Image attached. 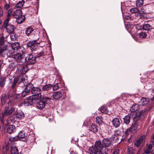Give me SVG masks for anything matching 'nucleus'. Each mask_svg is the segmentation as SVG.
Wrapping results in <instances>:
<instances>
[{
	"label": "nucleus",
	"mask_w": 154,
	"mask_h": 154,
	"mask_svg": "<svg viewBox=\"0 0 154 154\" xmlns=\"http://www.w3.org/2000/svg\"><path fill=\"white\" fill-rule=\"evenodd\" d=\"M89 152H94L96 150L102 151L105 154L107 153L109 149L103 146L101 141L100 140L96 141L94 146L89 147Z\"/></svg>",
	"instance_id": "nucleus-1"
},
{
	"label": "nucleus",
	"mask_w": 154,
	"mask_h": 154,
	"mask_svg": "<svg viewBox=\"0 0 154 154\" xmlns=\"http://www.w3.org/2000/svg\"><path fill=\"white\" fill-rule=\"evenodd\" d=\"M9 107H6L4 109V112L0 114V119L2 121V124L3 125L4 121L5 120V117L11 114L12 113L15 111V108L12 107L9 110Z\"/></svg>",
	"instance_id": "nucleus-2"
},
{
	"label": "nucleus",
	"mask_w": 154,
	"mask_h": 154,
	"mask_svg": "<svg viewBox=\"0 0 154 154\" xmlns=\"http://www.w3.org/2000/svg\"><path fill=\"white\" fill-rule=\"evenodd\" d=\"M15 52L14 50H7V47L5 46L3 48H1L0 47V54L3 57L7 55V56L11 57L15 55Z\"/></svg>",
	"instance_id": "nucleus-3"
},
{
	"label": "nucleus",
	"mask_w": 154,
	"mask_h": 154,
	"mask_svg": "<svg viewBox=\"0 0 154 154\" xmlns=\"http://www.w3.org/2000/svg\"><path fill=\"white\" fill-rule=\"evenodd\" d=\"M14 58L16 60L17 64L19 65H23L26 61V57L22 54H17L15 55Z\"/></svg>",
	"instance_id": "nucleus-4"
},
{
	"label": "nucleus",
	"mask_w": 154,
	"mask_h": 154,
	"mask_svg": "<svg viewBox=\"0 0 154 154\" xmlns=\"http://www.w3.org/2000/svg\"><path fill=\"white\" fill-rule=\"evenodd\" d=\"M26 65L29 66V65L34 64L36 62L35 57H33L32 54H26Z\"/></svg>",
	"instance_id": "nucleus-5"
},
{
	"label": "nucleus",
	"mask_w": 154,
	"mask_h": 154,
	"mask_svg": "<svg viewBox=\"0 0 154 154\" xmlns=\"http://www.w3.org/2000/svg\"><path fill=\"white\" fill-rule=\"evenodd\" d=\"M38 39V38L36 40L28 42L27 44V47H30V49L32 51L35 50L37 48V45L39 44L40 43V42L37 41Z\"/></svg>",
	"instance_id": "nucleus-6"
},
{
	"label": "nucleus",
	"mask_w": 154,
	"mask_h": 154,
	"mask_svg": "<svg viewBox=\"0 0 154 154\" xmlns=\"http://www.w3.org/2000/svg\"><path fill=\"white\" fill-rule=\"evenodd\" d=\"M24 117V113L22 112H15L12 115L11 117V119L13 121L19 120L23 118Z\"/></svg>",
	"instance_id": "nucleus-7"
},
{
	"label": "nucleus",
	"mask_w": 154,
	"mask_h": 154,
	"mask_svg": "<svg viewBox=\"0 0 154 154\" xmlns=\"http://www.w3.org/2000/svg\"><path fill=\"white\" fill-rule=\"evenodd\" d=\"M32 86V85L28 84L26 86L24 90L22 91L21 94L22 97H25L29 95L31 93L30 90Z\"/></svg>",
	"instance_id": "nucleus-8"
},
{
	"label": "nucleus",
	"mask_w": 154,
	"mask_h": 154,
	"mask_svg": "<svg viewBox=\"0 0 154 154\" xmlns=\"http://www.w3.org/2000/svg\"><path fill=\"white\" fill-rule=\"evenodd\" d=\"M31 67H29L27 65H24L21 66L18 69V72L19 74H24Z\"/></svg>",
	"instance_id": "nucleus-9"
},
{
	"label": "nucleus",
	"mask_w": 154,
	"mask_h": 154,
	"mask_svg": "<svg viewBox=\"0 0 154 154\" xmlns=\"http://www.w3.org/2000/svg\"><path fill=\"white\" fill-rule=\"evenodd\" d=\"M138 124V122H134L130 128L127 129V131L130 132L133 134L135 133L137 131Z\"/></svg>",
	"instance_id": "nucleus-10"
},
{
	"label": "nucleus",
	"mask_w": 154,
	"mask_h": 154,
	"mask_svg": "<svg viewBox=\"0 0 154 154\" xmlns=\"http://www.w3.org/2000/svg\"><path fill=\"white\" fill-rule=\"evenodd\" d=\"M113 126L115 128H117L119 127L122 123V121L120 119L117 118H115L112 121Z\"/></svg>",
	"instance_id": "nucleus-11"
},
{
	"label": "nucleus",
	"mask_w": 154,
	"mask_h": 154,
	"mask_svg": "<svg viewBox=\"0 0 154 154\" xmlns=\"http://www.w3.org/2000/svg\"><path fill=\"white\" fill-rule=\"evenodd\" d=\"M32 97L30 96L28 98H27L24 100L23 103L25 106H28L29 105H32L33 103H35Z\"/></svg>",
	"instance_id": "nucleus-12"
},
{
	"label": "nucleus",
	"mask_w": 154,
	"mask_h": 154,
	"mask_svg": "<svg viewBox=\"0 0 154 154\" xmlns=\"http://www.w3.org/2000/svg\"><path fill=\"white\" fill-rule=\"evenodd\" d=\"M119 131L116 130L115 131L114 134L112 135L111 138L112 140L115 142H118V140L120 136L119 134L118 133Z\"/></svg>",
	"instance_id": "nucleus-13"
},
{
	"label": "nucleus",
	"mask_w": 154,
	"mask_h": 154,
	"mask_svg": "<svg viewBox=\"0 0 154 154\" xmlns=\"http://www.w3.org/2000/svg\"><path fill=\"white\" fill-rule=\"evenodd\" d=\"M30 90L32 95L40 93L41 91V88L38 87H35L32 85Z\"/></svg>",
	"instance_id": "nucleus-14"
},
{
	"label": "nucleus",
	"mask_w": 154,
	"mask_h": 154,
	"mask_svg": "<svg viewBox=\"0 0 154 154\" xmlns=\"http://www.w3.org/2000/svg\"><path fill=\"white\" fill-rule=\"evenodd\" d=\"M4 28H5L7 32L10 34L13 33L15 29L14 26L11 25H8Z\"/></svg>",
	"instance_id": "nucleus-15"
},
{
	"label": "nucleus",
	"mask_w": 154,
	"mask_h": 154,
	"mask_svg": "<svg viewBox=\"0 0 154 154\" xmlns=\"http://www.w3.org/2000/svg\"><path fill=\"white\" fill-rule=\"evenodd\" d=\"M102 143L104 146L107 147H109L111 144L110 140L108 138H105L102 141Z\"/></svg>",
	"instance_id": "nucleus-16"
},
{
	"label": "nucleus",
	"mask_w": 154,
	"mask_h": 154,
	"mask_svg": "<svg viewBox=\"0 0 154 154\" xmlns=\"http://www.w3.org/2000/svg\"><path fill=\"white\" fill-rule=\"evenodd\" d=\"M33 28L31 26H29L25 29V32L26 35L29 36L33 31Z\"/></svg>",
	"instance_id": "nucleus-17"
},
{
	"label": "nucleus",
	"mask_w": 154,
	"mask_h": 154,
	"mask_svg": "<svg viewBox=\"0 0 154 154\" xmlns=\"http://www.w3.org/2000/svg\"><path fill=\"white\" fill-rule=\"evenodd\" d=\"M22 11L21 10H17L14 12L12 16L16 18L22 16Z\"/></svg>",
	"instance_id": "nucleus-18"
},
{
	"label": "nucleus",
	"mask_w": 154,
	"mask_h": 154,
	"mask_svg": "<svg viewBox=\"0 0 154 154\" xmlns=\"http://www.w3.org/2000/svg\"><path fill=\"white\" fill-rule=\"evenodd\" d=\"M45 105L41 100L39 101L36 102V106L38 109H42L45 107Z\"/></svg>",
	"instance_id": "nucleus-19"
},
{
	"label": "nucleus",
	"mask_w": 154,
	"mask_h": 154,
	"mask_svg": "<svg viewBox=\"0 0 154 154\" xmlns=\"http://www.w3.org/2000/svg\"><path fill=\"white\" fill-rule=\"evenodd\" d=\"M145 138L144 136H141L135 143L134 145L137 148L139 147L140 146L141 143Z\"/></svg>",
	"instance_id": "nucleus-20"
},
{
	"label": "nucleus",
	"mask_w": 154,
	"mask_h": 154,
	"mask_svg": "<svg viewBox=\"0 0 154 154\" xmlns=\"http://www.w3.org/2000/svg\"><path fill=\"white\" fill-rule=\"evenodd\" d=\"M52 88V86L50 84H46L42 87L41 91H48L50 90Z\"/></svg>",
	"instance_id": "nucleus-21"
},
{
	"label": "nucleus",
	"mask_w": 154,
	"mask_h": 154,
	"mask_svg": "<svg viewBox=\"0 0 154 154\" xmlns=\"http://www.w3.org/2000/svg\"><path fill=\"white\" fill-rule=\"evenodd\" d=\"M139 109V106L138 104H134L130 108V110L133 113H134L136 111Z\"/></svg>",
	"instance_id": "nucleus-22"
},
{
	"label": "nucleus",
	"mask_w": 154,
	"mask_h": 154,
	"mask_svg": "<svg viewBox=\"0 0 154 154\" xmlns=\"http://www.w3.org/2000/svg\"><path fill=\"white\" fill-rule=\"evenodd\" d=\"M89 129L90 131L95 133L97 131V126L95 124H92L89 127Z\"/></svg>",
	"instance_id": "nucleus-23"
},
{
	"label": "nucleus",
	"mask_w": 154,
	"mask_h": 154,
	"mask_svg": "<svg viewBox=\"0 0 154 154\" xmlns=\"http://www.w3.org/2000/svg\"><path fill=\"white\" fill-rule=\"evenodd\" d=\"M152 29V26L146 22L142 26V29L145 30H149Z\"/></svg>",
	"instance_id": "nucleus-24"
},
{
	"label": "nucleus",
	"mask_w": 154,
	"mask_h": 154,
	"mask_svg": "<svg viewBox=\"0 0 154 154\" xmlns=\"http://www.w3.org/2000/svg\"><path fill=\"white\" fill-rule=\"evenodd\" d=\"M62 94L60 92L57 91L54 92L53 95V97L55 99H58L61 97Z\"/></svg>",
	"instance_id": "nucleus-25"
},
{
	"label": "nucleus",
	"mask_w": 154,
	"mask_h": 154,
	"mask_svg": "<svg viewBox=\"0 0 154 154\" xmlns=\"http://www.w3.org/2000/svg\"><path fill=\"white\" fill-rule=\"evenodd\" d=\"M12 49L14 50H18L20 47V44L18 42H14L11 45Z\"/></svg>",
	"instance_id": "nucleus-26"
},
{
	"label": "nucleus",
	"mask_w": 154,
	"mask_h": 154,
	"mask_svg": "<svg viewBox=\"0 0 154 154\" xmlns=\"http://www.w3.org/2000/svg\"><path fill=\"white\" fill-rule=\"evenodd\" d=\"M102 116H97L96 118V122L100 126V125H104V123L102 120Z\"/></svg>",
	"instance_id": "nucleus-27"
},
{
	"label": "nucleus",
	"mask_w": 154,
	"mask_h": 154,
	"mask_svg": "<svg viewBox=\"0 0 154 154\" xmlns=\"http://www.w3.org/2000/svg\"><path fill=\"white\" fill-rule=\"evenodd\" d=\"M15 126L13 125H11L9 126L7 128V132L9 134H11L14 132L15 131Z\"/></svg>",
	"instance_id": "nucleus-28"
},
{
	"label": "nucleus",
	"mask_w": 154,
	"mask_h": 154,
	"mask_svg": "<svg viewBox=\"0 0 154 154\" xmlns=\"http://www.w3.org/2000/svg\"><path fill=\"white\" fill-rule=\"evenodd\" d=\"M1 101L2 105H4L7 99V96L6 94H3L1 96Z\"/></svg>",
	"instance_id": "nucleus-29"
},
{
	"label": "nucleus",
	"mask_w": 154,
	"mask_h": 154,
	"mask_svg": "<svg viewBox=\"0 0 154 154\" xmlns=\"http://www.w3.org/2000/svg\"><path fill=\"white\" fill-rule=\"evenodd\" d=\"M31 97H32V99L34 102H35L36 100L40 98L41 97V95L40 93H38L37 94L32 95Z\"/></svg>",
	"instance_id": "nucleus-30"
},
{
	"label": "nucleus",
	"mask_w": 154,
	"mask_h": 154,
	"mask_svg": "<svg viewBox=\"0 0 154 154\" xmlns=\"http://www.w3.org/2000/svg\"><path fill=\"white\" fill-rule=\"evenodd\" d=\"M100 110L102 113H106L109 115L107 107L105 106H103L100 108Z\"/></svg>",
	"instance_id": "nucleus-31"
},
{
	"label": "nucleus",
	"mask_w": 154,
	"mask_h": 154,
	"mask_svg": "<svg viewBox=\"0 0 154 154\" xmlns=\"http://www.w3.org/2000/svg\"><path fill=\"white\" fill-rule=\"evenodd\" d=\"M149 102V100L148 98H143L140 100V105L144 106L147 104Z\"/></svg>",
	"instance_id": "nucleus-32"
},
{
	"label": "nucleus",
	"mask_w": 154,
	"mask_h": 154,
	"mask_svg": "<svg viewBox=\"0 0 154 154\" xmlns=\"http://www.w3.org/2000/svg\"><path fill=\"white\" fill-rule=\"evenodd\" d=\"M41 100L44 102L45 105L46 103L49 104L51 102V99L48 97L44 96L43 97Z\"/></svg>",
	"instance_id": "nucleus-33"
},
{
	"label": "nucleus",
	"mask_w": 154,
	"mask_h": 154,
	"mask_svg": "<svg viewBox=\"0 0 154 154\" xmlns=\"http://www.w3.org/2000/svg\"><path fill=\"white\" fill-rule=\"evenodd\" d=\"M25 16H23L22 14V16H20L16 18V21L17 23L20 24L23 22L25 20Z\"/></svg>",
	"instance_id": "nucleus-34"
},
{
	"label": "nucleus",
	"mask_w": 154,
	"mask_h": 154,
	"mask_svg": "<svg viewBox=\"0 0 154 154\" xmlns=\"http://www.w3.org/2000/svg\"><path fill=\"white\" fill-rule=\"evenodd\" d=\"M130 116L133 118L134 121V122H137V121L139 118V115H137L136 113H134L131 114Z\"/></svg>",
	"instance_id": "nucleus-35"
},
{
	"label": "nucleus",
	"mask_w": 154,
	"mask_h": 154,
	"mask_svg": "<svg viewBox=\"0 0 154 154\" xmlns=\"http://www.w3.org/2000/svg\"><path fill=\"white\" fill-rule=\"evenodd\" d=\"M124 123L126 124H128L130 122L131 117L130 115L125 116L123 119Z\"/></svg>",
	"instance_id": "nucleus-36"
},
{
	"label": "nucleus",
	"mask_w": 154,
	"mask_h": 154,
	"mask_svg": "<svg viewBox=\"0 0 154 154\" xmlns=\"http://www.w3.org/2000/svg\"><path fill=\"white\" fill-rule=\"evenodd\" d=\"M11 153L12 154H18V151L17 147L15 146H12L11 147Z\"/></svg>",
	"instance_id": "nucleus-37"
},
{
	"label": "nucleus",
	"mask_w": 154,
	"mask_h": 154,
	"mask_svg": "<svg viewBox=\"0 0 154 154\" xmlns=\"http://www.w3.org/2000/svg\"><path fill=\"white\" fill-rule=\"evenodd\" d=\"M5 81V78L0 76V86L1 87H3L4 86Z\"/></svg>",
	"instance_id": "nucleus-38"
},
{
	"label": "nucleus",
	"mask_w": 154,
	"mask_h": 154,
	"mask_svg": "<svg viewBox=\"0 0 154 154\" xmlns=\"http://www.w3.org/2000/svg\"><path fill=\"white\" fill-rule=\"evenodd\" d=\"M134 150L133 147L128 146L127 154H134Z\"/></svg>",
	"instance_id": "nucleus-39"
},
{
	"label": "nucleus",
	"mask_w": 154,
	"mask_h": 154,
	"mask_svg": "<svg viewBox=\"0 0 154 154\" xmlns=\"http://www.w3.org/2000/svg\"><path fill=\"white\" fill-rule=\"evenodd\" d=\"M18 80V79L17 77L15 78L13 80H12L11 81V83H12L11 88H14L15 86L17 84V82Z\"/></svg>",
	"instance_id": "nucleus-40"
},
{
	"label": "nucleus",
	"mask_w": 154,
	"mask_h": 154,
	"mask_svg": "<svg viewBox=\"0 0 154 154\" xmlns=\"http://www.w3.org/2000/svg\"><path fill=\"white\" fill-rule=\"evenodd\" d=\"M25 3V2L23 0H22L21 1H19L15 6V7L17 8H20L22 7Z\"/></svg>",
	"instance_id": "nucleus-41"
},
{
	"label": "nucleus",
	"mask_w": 154,
	"mask_h": 154,
	"mask_svg": "<svg viewBox=\"0 0 154 154\" xmlns=\"http://www.w3.org/2000/svg\"><path fill=\"white\" fill-rule=\"evenodd\" d=\"M143 4V0H137L136 4L137 7H140Z\"/></svg>",
	"instance_id": "nucleus-42"
},
{
	"label": "nucleus",
	"mask_w": 154,
	"mask_h": 154,
	"mask_svg": "<svg viewBox=\"0 0 154 154\" xmlns=\"http://www.w3.org/2000/svg\"><path fill=\"white\" fill-rule=\"evenodd\" d=\"M11 4H10V2H9L8 4L5 2V5L3 7L4 10L7 11V10H8V9H10V8H11L10 7H11Z\"/></svg>",
	"instance_id": "nucleus-43"
},
{
	"label": "nucleus",
	"mask_w": 154,
	"mask_h": 154,
	"mask_svg": "<svg viewBox=\"0 0 154 154\" xmlns=\"http://www.w3.org/2000/svg\"><path fill=\"white\" fill-rule=\"evenodd\" d=\"M17 136L19 139L24 137L25 136V134L24 131H20L18 134Z\"/></svg>",
	"instance_id": "nucleus-44"
},
{
	"label": "nucleus",
	"mask_w": 154,
	"mask_h": 154,
	"mask_svg": "<svg viewBox=\"0 0 154 154\" xmlns=\"http://www.w3.org/2000/svg\"><path fill=\"white\" fill-rule=\"evenodd\" d=\"M19 50V52L17 54H25V50L24 48L23 47H20V48L18 49V50Z\"/></svg>",
	"instance_id": "nucleus-45"
},
{
	"label": "nucleus",
	"mask_w": 154,
	"mask_h": 154,
	"mask_svg": "<svg viewBox=\"0 0 154 154\" xmlns=\"http://www.w3.org/2000/svg\"><path fill=\"white\" fill-rule=\"evenodd\" d=\"M130 11L132 13H139V11L138 9L136 8H133L130 9Z\"/></svg>",
	"instance_id": "nucleus-46"
},
{
	"label": "nucleus",
	"mask_w": 154,
	"mask_h": 154,
	"mask_svg": "<svg viewBox=\"0 0 154 154\" xmlns=\"http://www.w3.org/2000/svg\"><path fill=\"white\" fill-rule=\"evenodd\" d=\"M13 10V8H11L8 10L7 12V17H9L11 16H12L13 14H12V12Z\"/></svg>",
	"instance_id": "nucleus-47"
},
{
	"label": "nucleus",
	"mask_w": 154,
	"mask_h": 154,
	"mask_svg": "<svg viewBox=\"0 0 154 154\" xmlns=\"http://www.w3.org/2000/svg\"><path fill=\"white\" fill-rule=\"evenodd\" d=\"M94 152H89L91 154H103L104 153L102 151L96 150Z\"/></svg>",
	"instance_id": "nucleus-48"
},
{
	"label": "nucleus",
	"mask_w": 154,
	"mask_h": 154,
	"mask_svg": "<svg viewBox=\"0 0 154 154\" xmlns=\"http://www.w3.org/2000/svg\"><path fill=\"white\" fill-rule=\"evenodd\" d=\"M9 20V17H8L5 20L4 23L3 25V26L4 28L6 27V26H8V25H9V24H8Z\"/></svg>",
	"instance_id": "nucleus-49"
},
{
	"label": "nucleus",
	"mask_w": 154,
	"mask_h": 154,
	"mask_svg": "<svg viewBox=\"0 0 154 154\" xmlns=\"http://www.w3.org/2000/svg\"><path fill=\"white\" fill-rule=\"evenodd\" d=\"M8 98L9 100L8 104L11 103V101L13 99V96L12 94H8Z\"/></svg>",
	"instance_id": "nucleus-50"
},
{
	"label": "nucleus",
	"mask_w": 154,
	"mask_h": 154,
	"mask_svg": "<svg viewBox=\"0 0 154 154\" xmlns=\"http://www.w3.org/2000/svg\"><path fill=\"white\" fill-rule=\"evenodd\" d=\"M147 35L145 32H142L139 34V37L140 38H143L146 36Z\"/></svg>",
	"instance_id": "nucleus-51"
},
{
	"label": "nucleus",
	"mask_w": 154,
	"mask_h": 154,
	"mask_svg": "<svg viewBox=\"0 0 154 154\" xmlns=\"http://www.w3.org/2000/svg\"><path fill=\"white\" fill-rule=\"evenodd\" d=\"M52 89L54 90H56L58 89L59 88V87L57 83L53 85L52 86Z\"/></svg>",
	"instance_id": "nucleus-52"
},
{
	"label": "nucleus",
	"mask_w": 154,
	"mask_h": 154,
	"mask_svg": "<svg viewBox=\"0 0 154 154\" xmlns=\"http://www.w3.org/2000/svg\"><path fill=\"white\" fill-rule=\"evenodd\" d=\"M45 54L44 52L41 51L40 52L37 53L36 56L37 57H40L41 56H43Z\"/></svg>",
	"instance_id": "nucleus-53"
},
{
	"label": "nucleus",
	"mask_w": 154,
	"mask_h": 154,
	"mask_svg": "<svg viewBox=\"0 0 154 154\" xmlns=\"http://www.w3.org/2000/svg\"><path fill=\"white\" fill-rule=\"evenodd\" d=\"M4 43V38L2 36L0 38V45H2Z\"/></svg>",
	"instance_id": "nucleus-54"
},
{
	"label": "nucleus",
	"mask_w": 154,
	"mask_h": 154,
	"mask_svg": "<svg viewBox=\"0 0 154 154\" xmlns=\"http://www.w3.org/2000/svg\"><path fill=\"white\" fill-rule=\"evenodd\" d=\"M119 149H115L113 153L112 154H118L119 153Z\"/></svg>",
	"instance_id": "nucleus-55"
},
{
	"label": "nucleus",
	"mask_w": 154,
	"mask_h": 154,
	"mask_svg": "<svg viewBox=\"0 0 154 154\" xmlns=\"http://www.w3.org/2000/svg\"><path fill=\"white\" fill-rule=\"evenodd\" d=\"M3 11L2 8L0 7V17L3 16Z\"/></svg>",
	"instance_id": "nucleus-56"
},
{
	"label": "nucleus",
	"mask_w": 154,
	"mask_h": 154,
	"mask_svg": "<svg viewBox=\"0 0 154 154\" xmlns=\"http://www.w3.org/2000/svg\"><path fill=\"white\" fill-rule=\"evenodd\" d=\"M136 28L137 30L141 29H142V26H140L139 24H137L136 26Z\"/></svg>",
	"instance_id": "nucleus-57"
},
{
	"label": "nucleus",
	"mask_w": 154,
	"mask_h": 154,
	"mask_svg": "<svg viewBox=\"0 0 154 154\" xmlns=\"http://www.w3.org/2000/svg\"><path fill=\"white\" fill-rule=\"evenodd\" d=\"M144 152L146 154H148L150 153L151 150L147 149L145 150Z\"/></svg>",
	"instance_id": "nucleus-58"
},
{
	"label": "nucleus",
	"mask_w": 154,
	"mask_h": 154,
	"mask_svg": "<svg viewBox=\"0 0 154 154\" xmlns=\"http://www.w3.org/2000/svg\"><path fill=\"white\" fill-rule=\"evenodd\" d=\"M153 146H152V144H150L147 147V149L150 150H151L152 149V148Z\"/></svg>",
	"instance_id": "nucleus-59"
},
{
	"label": "nucleus",
	"mask_w": 154,
	"mask_h": 154,
	"mask_svg": "<svg viewBox=\"0 0 154 154\" xmlns=\"http://www.w3.org/2000/svg\"><path fill=\"white\" fill-rule=\"evenodd\" d=\"M13 140H14V141L18 140H19V139L17 136L15 137H13Z\"/></svg>",
	"instance_id": "nucleus-60"
},
{
	"label": "nucleus",
	"mask_w": 154,
	"mask_h": 154,
	"mask_svg": "<svg viewBox=\"0 0 154 154\" xmlns=\"http://www.w3.org/2000/svg\"><path fill=\"white\" fill-rule=\"evenodd\" d=\"M9 140L10 142L14 141L13 137H10L9 138Z\"/></svg>",
	"instance_id": "nucleus-61"
},
{
	"label": "nucleus",
	"mask_w": 154,
	"mask_h": 154,
	"mask_svg": "<svg viewBox=\"0 0 154 154\" xmlns=\"http://www.w3.org/2000/svg\"><path fill=\"white\" fill-rule=\"evenodd\" d=\"M125 18L127 20H129L130 18V17L129 15H127L125 16Z\"/></svg>",
	"instance_id": "nucleus-62"
},
{
	"label": "nucleus",
	"mask_w": 154,
	"mask_h": 154,
	"mask_svg": "<svg viewBox=\"0 0 154 154\" xmlns=\"http://www.w3.org/2000/svg\"><path fill=\"white\" fill-rule=\"evenodd\" d=\"M152 144V146L153 145L154 146V140H152L151 141V144Z\"/></svg>",
	"instance_id": "nucleus-63"
},
{
	"label": "nucleus",
	"mask_w": 154,
	"mask_h": 154,
	"mask_svg": "<svg viewBox=\"0 0 154 154\" xmlns=\"http://www.w3.org/2000/svg\"><path fill=\"white\" fill-rule=\"evenodd\" d=\"M151 154H154V148L153 149L152 151V153Z\"/></svg>",
	"instance_id": "nucleus-64"
}]
</instances>
